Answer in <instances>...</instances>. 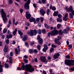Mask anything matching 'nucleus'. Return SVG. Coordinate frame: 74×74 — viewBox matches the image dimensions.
<instances>
[{"instance_id": "19", "label": "nucleus", "mask_w": 74, "mask_h": 74, "mask_svg": "<svg viewBox=\"0 0 74 74\" xmlns=\"http://www.w3.org/2000/svg\"><path fill=\"white\" fill-rule=\"evenodd\" d=\"M17 32V29H16L14 30V31L13 32L12 34L14 36H15V34L16 33V32Z\"/></svg>"}, {"instance_id": "37", "label": "nucleus", "mask_w": 74, "mask_h": 74, "mask_svg": "<svg viewBox=\"0 0 74 74\" xmlns=\"http://www.w3.org/2000/svg\"><path fill=\"white\" fill-rule=\"evenodd\" d=\"M4 65L6 68H8V65L7 64L5 63Z\"/></svg>"}, {"instance_id": "9", "label": "nucleus", "mask_w": 74, "mask_h": 74, "mask_svg": "<svg viewBox=\"0 0 74 74\" xmlns=\"http://www.w3.org/2000/svg\"><path fill=\"white\" fill-rule=\"evenodd\" d=\"M29 11L26 12L25 14V16L27 19H30V18L31 17V14H27L28 13Z\"/></svg>"}, {"instance_id": "60", "label": "nucleus", "mask_w": 74, "mask_h": 74, "mask_svg": "<svg viewBox=\"0 0 74 74\" xmlns=\"http://www.w3.org/2000/svg\"><path fill=\"white\" fill-rule=\"evenodd\" d=\"M34 61L35 62H38V60H37V58H36L35 59Z\"/></svg>"}, {"instance_id": "55", "label": "nucleus", "mask_w": 74, "mask_h": 74, "mask_svg": "<svg viewBox=\"0 0 74 74\" xmlns=\"http://www.w3.org/2000/svg\"><path fill=\"white\" fill-rule=\"evenodd\" d=\"M51 47H53V48H56V46H55V45H51Z\"/></svg>"}, {"instance_id": "59", "label": "nucleus", "mask_w": 74, "mask_h": 74, "mask_svg": "<svg viewBox=\"0 0 74 74\" xmlns=\"http://www.w3.org/2000/svg\"><path fill=\"white\" fill-rule=\"evenodd\" d=\"M8 24L9 25H11V20H10V19L9 20V21Z\"/></svg>"}, {"instance_id": "32", "label": "nucleus", "mask_w": 74, "mask_h": 74, "mask_svg": "<svg viewBox=\"0 0 74 74\" xmlns=\"http://www.w3.org/2000/svg\"><path fill=\"white\" fill-rule=\"evenodd\" d=\"M7 32V29L4 28L3 31V33H5Z\"/></svg>"}, {"instance_id": "5", "label": "nucleus", "mask_w": 74, "mask_h": 74, "mask_svg": "<svg viewBox=\"0 0 74 74\" xmlns=\"http://www.w3.org/2000/svg\"><path fill=\"white\" fill-rule=\"evenodd\" d=\"M27 34H29L30 36H36L37 34V31L36 29H34V30L31 29L30 30V32H28Z\"/></svg>"}, {"instance_id": "62", "label": "nucleus", "mask_w": 74, "mask_h": 74, "mask_svg": "<svg viewBox=\"0 0 74 74\" xmlns=\"http://www.w3.org/2000/svg\"><path fill=\"white\" fill-rule=\"evenodd\" d=\"M24 58H25V59H27V58H28V56H24Z\"/></svg>"}, {"instance_id": "29", "label": "nucleus", "mask_w": 74, "mask_h": 74, "mask_svg": "<svg viewBox=\"0 0 74 74\" xmlns=\"http://www.w3.org/2000/svg\"><path fill=\"white\" fill-rule=\"evenodd\" d=\"M0 36H1L2 38V39H4V35L3 33L1 34H0Z\"/></svg>"}, {"instance_id": "7", "label": "nucleus", "mask_w": 74, "mask_h": 74, "mask_svg": "<svg viewBox=\"0 0 74 74\" xmlns=\"http://www.w3.org/2000/svg\"><path fill=\"white\" fill-rule=\"evenodd\" d=\"M24 1L26 2L27 0H24ZM30 0H28L26 3H25V5L24 6V7L25 9H29V4H30Z\"/></svg>"}, {"instance_id": "40", "label": "nucleus", "mask_w": 74, "mask_h": 74, "mask_svg": "<svg viewBox=\"0 0 74 74\" xmlns=\"http://www.w3.org/2000/svg\"><path fill=\"white\" fill-rule=\"evenodd\" d=\"M40 19L41 22H42L44 21V18L41 17Z\"/></svg>"}, {"instance_id": "16", "label": "nucleus", "mask_w": 74, "mask_h": 74, "mask_svg": "<svg viewBox=\"0 0 74 74\" xmlns=\"http://www.w3.org/2000/svg\"><path fill=\"white\" fill-rule=\"evenodd\" d=\"M60 40V39L59 38H57L56 40L55 41V43H56L57 44H58V45H60L61 44V43H60V42L58 41H59Z\"/></svg>"}, {"instance_id": "6", "label": "nucleus", "mask_w": 74, "mask_h": 74, "mask_svg": "<svg viewBox=\"0 0 74 74\" xmlns=\"http://www.w3.org/2000/svg\"><path fill=\"white\" fill-rule=\"evenodd\" d=\"M58 33V30H54L53 31L51 32V33L48 32L47 34V36H54L55 35H56Z\"/></svg>"}, {"instance_id": "36", "label": "nucleus", "mask_w": 74, "mask_h": 74, "mask_svg": "<svg viewBox=\"0 0 74 74\" xmlns=\"http://www.w3.org/2000/svg\"><path fill=\"white\" fill-rule=\"evenodd\" d=\"M58 18H61V17L62 16V15L60 14H59L58 15Z\"/></svg>"}, {"instance_id": "4", "label": "nucleus", "mask_w": 74, "mask_h": 74, "mask_svg": "<svg viewBox=\"0 0 74 74\" xmlns=\"http://www.w3.org/2000/svg\"><path fill=\"white\" fill-rule=\"evenodd\" d=\"M74 60H65V64L67 66H73L74 65Z\"/></svg>"}, {"instance_id": "22", "label": "nucleus", "mask_w": 74, "mask_h": 74, "mask_svg": "<svg viewBox=\"0 0 74 74\" xmlns=\"http://www.w3.org/2000/svg\"><path fill=\"white\" fill-rule=\"evenodd\" d=\"M38 41L40 44H42V42H43V40H42V39H40Z\"/></svg>"}, {"instance_id": "58", "label": "nucleus", "mask_w": 74, "mask_h": 74, "mask_svg": "<svg viewBox=\"0 0 74 74\" xmlns=\"http://www.w3.org/2000/svg\"><path fill=\"white\" fill-rule=\"evenodd\" d=\"M38 40H40V36L38 35L37 37Z\"/></svg>"}, {"instance_id": "13", "label": "nucleus", "mask_w": 74, "mask_h": 74, "mask_svg": "<svg viewBox=\"0 0 74 74\" xmlns=\"http://www.w3.org/2000/svg\"><path fill=\"white\" fill-rule=\"evenodd\" d=\"M8 46H7V45H5L4 48V49H3V51H4L5 52H7L8 51Z\"/></svg>"}, {"instance_id": "33", "label": "nucleus", "mask_w": 74, "mask_h": 74, "mask_svg": "<svg viewBox=\"0 0 74 74\" xmlns=\"http://www.w3.org/2000/svg\"><path fill=\"white\" fill-rule=\"evenodd\" d=\"M53 50H54V49H53V48L52 47L50 50V52H52L53 51Z\"/></svg>"}, {"instance_id": "20", "label": "nucleus", "mask_w": 74, "mask_h": 74, "mask_svg": "<svg viewBox=\"0 0 74 74\" xmlns=\"http://www.w3.org/2000/svg\"><path fill=\"white\" fill-rule=\"evenodd\" d=\"M57 21L58 22H62V19L60 18H57Z\"/></svg>"}, {"instance_id": "52", "label": "nucleus", "mask_w": 74, "mask_h": 74, "mask_svg": "<svg viewBox=\"0 0 74 74\" xmlns=\"http://www.w3.org/2000/svg\"><path fill=\"white\" fill-rule=\"evenodd\" d=\"M66 29L68 30V32H69V30H70V28L69 27V26H67L66 27Z\"/></svg>"}, {"instance_id": "25", "label": "nucleus", "mask_w": 74, "mask_h": 74, "mask_svg": "<svg viewBox=\"0 0 74 74\" xmlns=\"http://www.w3.org/2000/svg\"><path fill=\"white\" fill-rule=\"evenodd\" d=\"M44 25L46 29H49L50 28V27L49 26H48V25L47 24H44Z\"/></svg>"}, {"instance_id": "64", "label": "nucleus", "mask_w": 74, "mask_h": 74, "mask_svg": "<svg viewBox=\"0 0 74 74\" xmlns=\"http://www.w3.org/2000/svg\"><path fill=\"white\" fill-rule=\"evenodd\" d=\"M43 73L44 74H47V73H46V72L45 71H43Z\"/></svg>"}, {"instance_id": "34", "label": "nucleus", "mask_w": 74, "mask_h": 74, "mask_svg": "<svg viewBox=\"0 0 74 74\" xmlns=\"http://www.w3.org/2000/svg\"><path fill=\"white\" fill-rule=\"evenodd\" d=\"M44 48L45 49H48V46H47V45H44Z\"/></svg>"}, {"instance_id": "51", "label": "nucleus", "mask_w": 74, "mask_h": 74, "mask_svg": "<svg viewBox=\"0 0 74 74\" xmlns=\"http://www.w3.org/2000/svg\"><path fill=\"white\" fill-rule=\"evenodd\" d=\"M10 56H13V53H12V51L10 52Z\"/></svg>"}, {"instance_id": "50", "label": "nucleus", "mask_w": 74, "mask_h": 74, "mask_svg": "<svg viewBox=\"0 0 74 74\" xmlns=\"http://www.w3.org/2000/svg\"><path fill=\"white\" fill-rule=\"evenodd\" d=\"M66 58L67 59H70V56L69 55H67L66 56Z\"/></svg>"}, {"instance_id": "12", "label": "nucleus", "mask_w": 74, "mask_h": 74, "mask_svg": "<svg viewBox=\"0 0 74 74\" xmlns=\"http://www.w3.org/2000/svg\"><path fill=\"white\" fill-rule=\"evenodd\" d=\"M67 16H68V13H66L65 14L64 17H63V20L64 21H67Z\"/></svg>"}, {"instance_id": "27", "label": "nucleus", "mask_w": 74, "mask_h": 74, "mask_svg": "<svg viewBox=\"0 0 74 74\" xmlns=\"http://www.w3.org/2000/svg\"><path fill=\"white\" fill-rule=\"evenodd\" d=\"M67 32H68V31L66 29H64L63 31V33H64V34H67Z\"/></svg>"}, {"instance_id": "56", "label": "nucleus", "mask_w": 74, "mask_h": 74, "mask_svg": "<svg viewBox=\"0 0 74 74\" xmlns=\"http://www.w3.org/2000/svg\"><path fill=\"white\" fill-rule=\"evenodd\" d=\"M40 20V18H37L36 19V21H37V22H39Z\"/></svg>"}, {"instance_id": "49", "label": "nucleus", "mask_w": 74, "mask_h": 74, "mask_svg": "<svg viewBox=\"0 0 74 74\" xmlns=\"http://www.w3.org/2000/svg\"><path fill=\"white\" fill-rule=\"evenodd\" d=\"M52 10L53 11H55V10H56V8L55 7H53L52 8Z\"/></svg>"}, {"instance_id": "24", "label": "nucleus", "mask_w": 74, "mask_h": 74, "mask_svg": "<svg viewBox=\"0 0 74 74\" xmlns=\"http://www.w3.org/2000/svg\"><path fill=\"white\" fill-rule=\"evenodd\" d=\"M37 48L38 49V51H40V49L41 48V45H38L37 46Z\"/></svg>"}, {"instance_id": "38", "label": "nucleus", "mask_w": 74, "mask_h": 74, "mask_svg": "<svg viewBox=\"0 0 74 74\" xmlns=\"http://www.w3.org/2000/svg\"><path fill=\"white\" fill-rule=\"evenodd\" d=\"M49 11H50V10L49 9H47V15H49Z\"/></svg>"}, {"instance_id": "47", "label": "nucleus", "mask_w": 74, "mask_h": 74, "mask_svg": "<svg viewBox=\"0 0 74 74\" xmlns=\"http://www.w3.org/2000/svg\"><path fill=\"white\" fill-rule=\"evenodd\" d=\"M24 60L25 62V63H27V62H28V60H27V59H24Z\"/></svg>"}, {"instance_id": "35", "label": "nucleus", "mask_w": 74, "mask_h": 74, "mask_svg": "<svg viewBox=\"0 0 74 74\" xmlns=\"http://www.w3.org/2000/svg\"><path fill=\"white\" fill-rule=\"evenodd\" d=\"M29 52L30 53H32L33 52V50L32 49H30L29 51Z\"/></svg>"}, {"instance_id": "57", "label": "nucleus", "mask_w": 74, "mask_h": 74, "mask_svg": "<svg viewBox=\"0 0 74 74\" xmlns=\"http://www.w3.org/2000/svg\"><path fill=\"white\" fill-rule=\"evenodd\" d=\"M25 44L27 47H28V45H29V44L27 42H25Z\"/></svg>"}, {"instance_id": "31", "label": "nucleus", "mask_w": 74, "mask_h": 74, "mask_svg": "<svg viewBox=\"0 0 74 74\" xmlns=\"http://www.w3.org/2000/svg\"><path fill=\"white\" fill-rule=\"evenodd\" d=\"M13 2V1L12 0H9L8 1V2L10 4H11Z\"/></svg>"}, {"instance_id": "42", "label": "nucleus", "mask_w": 74, "mask_h": 74, "mask_svg": "<svg viewBox=\"0 0 74 74\" xmlns=\"http://www.w3.org/2000/svg\"><path fill=\"white\" fill-rule=\"evenodd\" d=\"M68 47H69V49H71V48H72V45H69Z\"/></svg>"}, {"instance_id": "28", "label": "nucleus", "mask_w": 74, "mask_h": 74, "mask_svg": "<svg viewBox=\"0 0 74 74\" xmlns=\"http://www.w3.org/2000/svg\"><path fill=\"white\" fill-rule=\"evenodd\" d=\"M61 27V24H58L57 25V29H59Z\"/></svg>"}, {"instance_id": "8", "label": "nucleus", "mask_w": 74, "mask_h": 74, "mask_svg": "<svg viewBox=\"0 0 74 74\" xmlns=\"http://www.w3.org/2000/svg\"><path fill=\"white\" fill-rule=\"evenodd\" d=\"M40 60L41 62H43V63H45V64H47V62H48V60H46L45 57L44 56H42L40 57Z\"/></svg>"}, {"instance_id": "18", "label": "nucleus", "mask_w": 74, "mask_h": 74, "mask_svg": "<svg viewBox=\"0 0 74 74\" xmlns=\"http://www.w3.org/2000/svg\"><path fill=\"white\" fill-rule=\"evenodd\" d=\"M1 62L0 61V72H2L3 71V65L1 64Z\"/></svg>"}, {"instance_id": "45", "label": "nucleus", "mask_w": 74, "mask_h": 74, "mask_svg": "<svg viewBox=\"0 0 74 74\" xmlns=\"http://www.w3.org/2000/svg\"><path fill=\"white\" fill-rule=\"evenodd\" d=\"M42 32L43 33H46V31L45 29H43L42 30Z\"/></svg>"}, {"instance_id": "23", "label": "nucleus", "mask_w": 74, "mask_h": 74, "mask_svg": "<svg viewBox=\"0 0 74 74\" xmlns=\"http://www.w3.org/2000/svg\"><path fill=\"white\" fill-rule=\"evenodd\" d=\"M18 34H19V35H20V36H22L23 35V33L22 32V31H21L20 30H18Z\"/></svg>"}, {"instance_id": "39", "label": "nucleus", "mask_w": 74, "mask_h": 74, "mask_svg": "<svg viewBox=\"0 0 74 74\" xmlns=\"http://www.w3.org/2000/svg\"><path fill=\"white\" fill-rule=\"evenodd\" d=\"M33 52H34L35 53H37L38 52V51H37V49H35L33 50Z\"/></svg>"}, {"instance_id": "3", "label": "nucleus", "mask_w": 74, "mask_h": 74, "mask_svg": "<svg viewBox=\"0 0 74 74\" xmlns=\"http://www.w3.org/2000/svg\"><path fill=\"white\" fill-rule=\"evenodd\" d=\"M68 12H71V13H70L69 15V17L71 19H73V16L74 15V10L73 9V6H70L67 9Z\"/></svg>"}, {"instance_id": "43", "label": "nucleus", "mask_w": 74, "mask_h": 74, "mask_svg": "<svg viewBox=\"0 0 74 74\" xmlns=\"http://www.w3.org/2000/svg\"><path fill=\"white\" fill-rule=\"evenodd\" d=\"M46 1H47V0H42V3L43 4H45V2H46Z\"/></svg>"}, {"instance_id": "1", "label": "nucleus", "mask_w": 74, "mask_h": 74, "mask_svg": "<svg viewBox=\"0 0 74 74\" xmlns=\"http://www.w3.org/2000/svg\"><path fill=\"white\" fill-rule=\"evenodd\" d=\"M21 67L23 70H25V69L26 70L29 71L30 73H32V72L34 71V69L33 68H32V66L30 64H27L25 66V65L23 64Z\"/></svg>"}, {"instance_id": "54", "label": "nucleus", "mask_w": 74, "mask_h": 74, "mask_svg": "<svg viewBox=\"0 0 74 74\" xmlns=\"http://www.w3.org/2000/svg\"><path fill=\"white\" fill-rule=\"evenodd\" d=\"M33 6L34 7V8H36L37 7V5L35 3L33 4Z\"/></svg>"}, {"instance_id": "63", "label": "nucleus", "mask_w": 74, "mask_h": 74, "mask_svg": "<svg viewBox=\"0 0 74 74\" xmlns=\"http://www.w3.org/2000/svg\"><path fill=\"white\" fill-rule=\"evenodd\" d=\"M38 27H41V25L40 23H38Z\"/></svg>"}, {"instance_id": "11", "label": "nucleus", "mask_w": 74, "mask_h": 74, "mask_svg": "<svg viewBox=\"0 0 74 74\" xmlns=\"http://www.w3.org/2000/svg\"><path fill=\"white\" fill-rule=\"evenodd\" d=\"M29 21L30 22H34V24H36V19L34 18H33V17H31L29 19Z\"/></svg>"}, {"instance_id": "14", "label": "nucleus", "mask_w": 74, "mask_h": 74, "mask_svg": "<svg viewBox=\"0 0 74 74\" xmlns=\"http://www.w3.org/2000/svg\"><path fill=\"white\" fill-rule=\"evenodd\" d=\"M40 13L42 14V15H44L45 14V11L42 9L40 10Z\"/></svg>"}, {"instance_id": "10", "label": "nucleus", "mask_w": 74, "mask_h": 74, "mask_svg": "<svg viewBox=\"0 0 74 74\" xmlns=\"http://www.w3.org/2000/svg\"><path fill=\"white\" fill-rule=\"evenodd\" d=\"M18 49H15V52H16V54H17V55H18L19 52L21 51V50H20V48H19V46H18Z\"/></svg>"}, {"instance_id": "26", "label": "nucleus", "mask_w": 74, "mask_h": 74, "mask_svg": "<svg viewBox=\"0 0 74 74\" xmlns=\"http://www.w3.org/2000/svg\"><path fill=\"white\" fill-rule=\"evenodd\" d=\"M58 14V12H54L53 14V16H57Z\"/></svg>"}, {"instance_id": "30", "label": "nucleus", "mask_w": 74, "mask_h": 74, "mask_svg": "<svg viewBox=\"0 0 74 74\" xmlns=\"http://www.w3.org/2000/svg\"><path fill=\"white\" fill-rule=\"evenodd\" d=\"M58 33H59V34H61V35H62V34H63V32H62L61 30H59V32L58 31Z\"/></svg>"}, {"instance_id": "21", "label": "nucleus", "mask_w": 74, "mask_h": 74, "mask_svg": "<svg viewBox=\"0 0 74 74\" xmlns=\"http://www.w3.org/2000/svg\"><path fill=\"white\" fill-rule=\"evenodd\" d=\"M27 36L25 35L24 36V37L23 38V40L24 41H25L27 40Z\"/></svg>"}, {"instance_id": "53", "label": "nucleus", "mask_w": 74, "mask_h": 74, "mask_svg": "<svg viewBox=\"0 0 74 74\" xmlns=\"http://www.w3.org/2000/svg\"><path fill=\"white\" fill-rule=\"evenodd\" d=\"M20 12H21V13H22V12H23V9H20Z\"/></svg>"}, {"instance_id": "48", "label": "nucleus", "mask_w": 74, "mask_h": 74, "mask_svg": "<svg viewBox=\"0 0 74 74\" xmlns=\"http://www.w3.org/2000/svg\"><path fill=\"white\" fill-rule=\"evenodd\" d=\"M9 40L8 39H7L6 40V42L7 44H9Z\"/></svg>"}, {"instance_id": "15", "label": "nucleus", "mask_w": 74, "mask_h": 74, "mask_svg": "<svg viewBox=\"0 0 74 74\" xmlns=\"http://www.w3.org/2000/svg\"><path fill=\"white\" fill-rule=\"evenodd\" d=\"M59 55H60V54L59 53H57L56 54L54 55L53 56V58L54 59H58V56H59Z\"/></svg>"}, {"instance_id": "44", "label": "nucleus", "mask_w": 74, "mask_h": 74, "mask_svg": "<svg viewBox=\"0 0 74 74\" xmlns=\"http://www.w3.org/2000/svg\"><path fill=\"white\" fill-rule=\"evenodd\" d=\"M38 34H40L41 33V30L40 29H39V30L38 31Z\"/></svg>"}, {"instance_id": "41", "label": "nucleus", "mask_w": 74, "mask_h": 74, "mask_svg": "<svg viewBox=\"0 0 74 74\" xmlns=\"http://www.w3.org/2000/svg\"><path fill=\"white\" fill-rule=\"evenodd\" d=\"M47 49H45V48H44L42 49L43 52H46V51H47Z\"/></svg>"}, {"instance_id": "46", "label": "nucleus", "mask_w": 74, "mask_h": 74, "mask_svg": "<svg viewBox=\"0 0 74 74\" xmlns=\"http://www.w3.org/2000/svg\"><path fill=\"white\" fill-rule=\"evenodd\" d=\"M25 25H26V26H29L30 25L29 24V23H28V22H26V23H25Z\"/></svg>"}, {"instance_id": "2", "label": "nucleus", "mask_w": 74, "mask_h": 74, "mask_svg": "<svg viewBox=\"0 0 74 74\" xmlns=\"http://www.w3.org/2000/svg\"><path fill=\"white\" fill-rule=\"evenodd\" d=\"M1 13L3 21L4 23H5L7 22V18L6 14H5V13L4 11V10L3 9H2L1 11Z\"/></svg>"}, {"instance_id": "17", "label": "nucleus", "mask_w": 74, "mask_h": 74, "mask_svg": "<svg viewBox=\"0 0 74 74\" xmlns=\"http://www.w3.org/2000/svg\"><path fill=\"white\" fill-rule=\"evenodd\" d=\"M13 36V35L12 34H10L9 35H7L6 36V37L7 38H11L12 37V36Z\"/></svg>"}, {"instance_id": "61", "label": "nucleus", "mask_w": 74, "mask_h": 74, "mask_svg": "<svg viewBox=\"0 0 74 74\" xmlns=\"http://www.w3.org/2000/svg\"><path fill=\"white\" fill-rule=\"evenodd\" d=\"M13 25H14L15 23V18H14L13 19Z\"/></svg>"}]
</instances>
